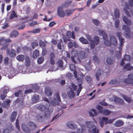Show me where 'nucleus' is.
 Returning a JSON list of instances; mask_svg holds the SVG:
<instances>
[{
  "label": "nucleus",
  "mask_w": 133,
  "mask_h": 133,
  "mask_svg": "<svg viewBox=\"0 0 133 133\" xmlns=\"http://www.w3.org/2000/svg\"><path fill=\"white\" fill-rule=\"evenodd\" d=\"M129 5H126L125 8L123 9V10L127 16L130 17L131 16L130 12L131 15H133V11L131 9L133 7V0H130L129 1Z\"/></svg>",
  "instance_id": "obj_2"
},
{
  "label": "nucleus",
  "mask_w": 133,
  "mask_h": 133,
  "mask_svg": "<svg viewBox=\"0 0 133 133\" xmlns=\"http://www.w3.org/2000/svg\"><path fill=\"white\" fill-rule=\"evenodd\" d=\"M91 48L93 49L95 47V45H97L99 43L100 40L99 37L97 36L94 37V40H91L90 41Z\"/></svg>",
  "instance_id": "obj_5"
},
{
  "label": "nucleus",
  "mask_w": 133,
  "mask_h": 133,
  "mask_svg": "<svg viewBox=\"0 0 133 133\" xmlns=\"http://www.w3.org/2000/svg\"><path fill=\"white\" fill-rule=\"evenodd\" d=\"M79 56L81 59H84L87 57V55L84 51H81L79 52Z\"/></svg>",
  "instance_id": "obj_28"
},
{
  "label": "nucleus",
  "mask_w": 133,
  "mask_h": 133,
  "mask_svg": "<svg viewBox=\"0 0 133 133\" xmlns=\"http://www.w3.org/2000/svg\"><path fill=\"white\" fill-rule=\"evenodd\" d=\"M22 92V91L21 90H19L17 92H16L14 95L15 96L17 97H18L19 95L21 94Z\"/></svg>",
  "instance_id": "obj_61"
},
{
  "label": "nucleus",
  "mask_w": 133,
  "mask_h": 133,
  "mask_svg": "<svg viewBox=\"0 0 133 133\" xmlns=\"http://www.w3.org/2000/svg\"><path fill=\"white\" fill-rule=\"evenodd\" d=\"M77 88V86L74 83H72L71 85L70 86L69 89L71 90H74L76 91Z\"/></svg>",
  "instance_id": "obj_34"
},
{
  "label": "nucleus",
  "mask_w": 133,
  "mask_h": 133,
  "mask_svg": "<svg viewBox=\"0 0 133 133\" xmlns=\"http://www.w3.org/2000/svg\"><path fill=\"white\" fill-rule=\"evenodd\" d=\"M17 115V112L14 111L12 112L10 118V121L11 122H13L15 120Z\"/></svg>",
  "instance_id": "obj_18"
},
{
  "label": "nucleus",
  "mask_w": 133,
  "mask_h": 133,
  "mask_svg": "<svg viewBox=\"0 0 133 133\" xmlns=\"http://www.w3.org/2000/svg\"><path fill=\"white\" fill-rule=\"evenodd\" d=\"M16 58L18 61L23 62L25 59V56L22 55H19L16 57Z\"/></svg>",
  "instance_id": "obj_26"
},
{
  "label": "nucleus",
  "mask_w": 133,
  "mask_h": 133,
  "mask_svg": "<svg viewBox=\"0 0 133 133\" xmlns=\"http://www.w3.org/2000/svg\"><path fill=\"white\" fill-rule=\"evenodd\" d=\"M44 60L43 57H41L38 58L37 60V62L38 64H41L42 63Z\"/></svg>",
  "instance_id": "obj_42"
},
{
  "label": "nucleus",
  "mask_w": 133,
  "mask_h": 133,
  "mask_svg": "<svg viewBox=\"0 0 133 133\" xmlns=\"http://www.w3.org/2000/svg\"><path fill=\"white\" fill-rule=\"evenodd\" d=\"M114 59V58L113 57H108L106 61L107 63L109 64H112L113 63Z\"/></svg>",
  "instance_id": "obj_33"
},
{
  "label": "nucleus",
  "mask_w": 133,
  "mask_h": 133,
  "mask_svg": "<svg viewBox=\"0 0 133 133\" xmlns=\"http://www.w3.org/2000/svg\"><path fill=\"white\" fill-rule=\"evenodd\" d=\"M62 43V41H60L57 44V47L58 49L61 50L62 49L61 44Z\"/></svg>",
  "instance_id": "obj_62"
},
{
  "label": "nucleus",
  "mask_w": 133,
  "mask_h": 133,
  "mask_svg": "<svg viewBox=\"0 0 133 133\" xmlns=\"http://www.w3.org/2000/svg\"><path fill=\"white\" fill-rule=\"evenodd\" d=\"M92 22L96 26H98L99 23V22L97 19H93L92 20Z\"/></svg>",
  "instance_id": "obj_53"
},
{
  "label": "nucleus",
  "mask_w": 133,
  "mask_h": 133,
  "mask_svg": "<svg viewBox=\"0 0 133 133\" xmlns=\"http://www.w3.org/2000/svg\"><path fill=\"white\" fill-rule=\"evenodd\" d=\"M114 100L115 102L118 104H122L124 103L123 99L118 97H115Z\"/></svg>",
  "instance_id": "obj_14"
},
{
  "label": "nucleus",
  "mask_w": 133,
  "mask_h": 133,
  "mask_svg": "<svg viewBox=\"0 0 133 133\" xmlns=\"http://www.w3.org/2000/svg\"><path fill=\"white\" fill-rule=\"evenodd\" d=\"M115 120V119H110L107 120L106 121V124H107L108 123H112Z\"/></svg>",
  "instance_id": "obj_63"
},
{
  "label": "nucleus",
  "mask_w": 133,
  "mask_h": 133,
  "mask_svg": "<svg viewBox=\"0 0 133 133\" xmlns=\"http://www.w3.org/2000/svg\"><path fill=\"white\" fill-rule=\"evenodd\" d=\"M128 76V78L124 79V82L125 84H131L133 86V73L129 74Z\"/></svg>",
  "instance_id": "obj_6"
},
{
  "label": "nucleus",
  "mask_w": 133,
  "mask_h": 133,
  "mask_svg": "<svg viewBox=\"0 0 133 133\" xmlns=\"http://www.w3.org/2000/svg\"><path fill=\"white\" fill-rule=\"evenodd\" d=\"M92 133H99L98 129L97 130L96 128H93L92 129Z\"/></svg>",
  "instance_id": "obj_64"
},
{
  "label": "nucleus",
  "mask_w": 133,
  "mask_h": 133,
  "mask_svg": "<svg viewBox=\"0 0 133 133\" xmlns=\"http://www.w3.org/2000/svg\"><path fill=\"white\" fill-rule=\"evenodd\" d=\"M32 48L34 49L35 47L37 46L38 45V44L37 42L35 41H34L31 44Z\"/></svg>",
  "instance_id": "obj_45"
},
{
  "label": "nucleus",
  "mask_w": 133,
  "mask_h": 133,
  "mask_svg": "<svg viewBox=\"0 0 133 133\" xmlns=\"http://www.w3.org/2000/svg\"><path fill=\"white\" fill-rule=\"evenodd\" d=\"M9 58L8 57H5L4 59V63L6 65H8L9 63Z\"/></svg>",
  "instance_id": "obj_57"
},
{
  "label": "nucleus",
  "mask_w": 133,
  "mask_h": 133,
  "mask_svg": "<svg viewBox=\"0 0 133 133\" xmlns=\"http://www.w3.org/2000/svg\"><path fill=\"white\" fill-rule=\"evenodd\" d=\"M31 61L29 57L28 56H26L25 58V65L26 66H29L30 64Z\"/></svg>",
  "instance_id": "obj_21"
},
{
  "label": "nucleus",
  "mask_w": 133,
  "mask_h": 133,
  "mask_svg": "<svg viewBox=\"0 0 133 133\" xmlns=\"http://www.w3.org/2000/svg\"><path fill=\"white\" fill-rule=\"evenodd\" d=\"M67 126L69 128L74 129L75 128V125L72 123V122H68L67 124Z\"/></svg>",
  "instance_id": "obj_32"
},
{
  "label": "nucleus",
  "mask_w": 133,
  "mask_h": 133,
  "mask_svg": "<svg viewBox=\"0 0 133 133\" xmlns=\"http://www.w3.org/2000/svg\"><path fill=\"white\" fill-rule=\"evenodd\" d=\"M79 125L81 127V130L78 129L77 131V133H84V129L85 128V125L81 124H80Z\"/></svg>",
  "instance_id": "obj_22"
},
{
  "label": "nucleus",
  "mask_w": 133,
  "mask_h": 133,
  "mask_svg": "<svg viewBox=\"0 0 133 133\" xmlns=\"http://www.w3.org/2000/svg\"><path fill=\"white\" fill-rule=\"evenodd\" d=\"M96 108L97 109L99 110L100 112L102 113L103 111L102 106L100 105H98L97 106Z\"/></svg>",
  "instance_id": "obj_58"
},
{
  "label": "nucleus",
  "mask_w": 133,
  "mask_h": 133,
  "mask_svg": "<svg viewBox=\"0 0 133 133\" xmlns=\"http://www.w3.org/2000/svg\"><path fill=\"white\" fill-rule=\"evenodd\" d=\"M70 70L72 71H74L75 70L76 67L75 65L73 64H71L70 66Z\"/></svg>",
  "instance_id": "obj_60"
},
{
  "label": "nucleus",
  "mask_w": 133,
  "mask_h": 133,
  "mask_svg": "<svg viewBox=\"0 0 133 133\" xmlns=\"http://www.w3.org/2000/svg\"><path fill=\"white\" fill-rule=\"evenodd\" d=\"M85 79L88 83H90L92 81V79L91 77L89 76H87L85 78Z\"/></svg>",
  "instance_id": "obj_49"
},
{
  "label": "nucleus",
  "mask_w": 133,
  "mask_h": 133,
  "mask_svg": "<svg viewBox=\"0 0 133 133\" xmlns=\"http://www.w3.org/2000/svg\"><path fill=\"white\" fill-rule=\"evenodd\" d=\"M16 126L18 130L19 131L20 130V127L19 123V121L18 119H17L16 121Z\"/></svg>",
  "instance_id": "obj_55"
},
{
  "label": "nucleus",
  "mask_w": 133,
  "mask_h": 133,
  "mask_svg": "<svg viewBox=\"0 0 133 133\" xmlns=\"http://www.w3.org/2000/svg\"><path fill=\"white\" fill-rule=\"evenodd\" d=\"M86 126L89 128H92L94 126L93 122L87 121L85 123Z\"/></svg>",
  "instance_id": "obj_31"
},
{
  "label": "nucleus",
  "mask_w": 133,
  "mask_h": 133,
  "mask_svg": "<svg viewBox=\"0 0 133 133\" xmlns=\"http://www.w3.org/2000/svg\"><path fill=\"white\" fill-rule=\"evenodd\" d=\"M22 128L23 130L26 133H30V130L26 127L24 124H22Z\"/></svg>",
  "instance_id": "obj_23"
},
{
  "label": "nucleus",
  "mask_w": 133,
  "mask_h": 133,
  "mask_svg": "<svg viewBox=\"0 0 133 133\" xmlns=\"http://www.w3.org/2000/svg\"><path fill=\"white\" fill-rule=\"evenodd\" d=\"M115 18L116 19H118L119 18V11L118 9H116L114 11Z\"/></svg>",
  "instance_id": "obj_24"
},
{
  "label": "nucleus",
  "mask_w": 133,
  "mask_h": 133,
  "mask_svg": "<svg viewBox=\"0 0 133 133\" xmlns=\"http://www.w3.org/2000/svg\"><path fill=\"white\" fill-rule=\"evenodd\" d=\"M45 94L49 96H51L52 95V91L49 87H46L45 88Z\"/></svg>",
  "instance_id": "obj_17"
},
{
  "label": "nucleus",
  "mask_w": 133,
  "mask_h": 133,
  "mask_svg": "<svg viewBox=\"0 0 133 133\" xmlns=\"http://www.w3.org/2000/svg\"><path fill=\"white\" fill-rule=\"evenodd\" d=\"M57 64L59 67L62 68L63 64V61L62 60H58L57 62Z\"/></svg>",
  "instance_id": "obj_43"
},
{
  "label": "nucleus",
  "mask_w": 133,
  "mask_h": 133,
  "mask_svg": "<svg viewBox=\"0 0 133 133\" xmlns=\"http://www.w3.org/2000/svg\"><path fill=\"white\" fill-rule=\"evenodd\" d=\"M39 99V96L36 94H35L32 98V101L34 103H36L38 101Z\"/></svg>",
  "instance_id": "obj_16"
},
{
  "label": "nucleus",
  "mask_w": 133,
  "mask_h": 133,
  "mask_svg": "<svg viewBox=\"0 0 133 133\" xmlns=\"http://www.w3.org/2000/svg\"><path fill=\"white\" fill-rule=\"evenodd\" d=\"M101 70L100 69H98L97 71L96 74V77L97 80L98 81L99 80V77L101 75Z\"/></svg>",
  "instance_id": "obj_38"
},
{
  "label": "nucleus",
  "mask_w": 133,
  "mask_h": 133,
  "mask_svg": "<svg viewBox=\"0 0 133 133\" xmlns=\"http://www.w3.org/2000/svg\"><path fill=\"white\" fill-rule=\"evenodd\" d=\"M46 42L43 41L42 40H40L39 41V46L43 48H45L46 46Z\"/></svg>",
  "instance_id": "obj_35"
},
{
  "label": "nucleus",
  "mask_w": 133,
  "mask_h": 133,
  "mask_svg": "<svg viewBox=\"0 0 133 133\" xmlns=\"http://www.w3.org/2000/svg\"><path fill=\"white\" fill-rule=\"evenodd\" d=\"M37 108L41 111H45L44 115L45 117L49 116L53 111L52 107L45 103H40L37 106Z\"/></svg>",
  "instance_id": "obj_1"
},
{
  "label": "nucleus",
  "mask_w": 133,
  "mask_h": 133,
  "mask_svg": "<svg viewBox=\"0 0 133 133\" xmlns=\"http://www.w3.org/2000/svg\"><path fill=\"white\" fill-rule=\"evenodd\" d=\"M56 98H56L54 99L53 101L52 102V104L54 106H55L56 105H60L59 103L58 102V101L59 102H61L59 95L58 93L56 94Z\"/></svg>",
  "instance_id": "obj_7"
},
{
  "label": "nucleus",
  "mask_w": 133,
  "mask_h": 133,
  "mask_svg": "<svg viewBox=\"0 0 133 133\" xmlns=\"http://www.w3.org/2000/svg\"><path fill=\"white\" fill-rule=\"evenodd\" d=\"M130 56L129 55L126 54L124 55V59L125 61H129L130 60Z\"/></svg>",
  "instance_id": "obj_51"
},
{
  "label": "nucleus",
  "mask_w": 133,
  "mask_h": 133,
  "mask_svg": "<svg viewBox=\"0 0 133 133\" xmlns=\"http://www.w3.org/2000/svg\"><path fill=\"white\" fill-rule=\"evenodd\" d=\"M98 34L100 36H102L103 39L105 40L104 44L107 46H110L111 44V42L108 40V36L104 30H98Z\"/></svg>",
  "instance_id": "obj_3"
},
{
  "label": "nucleus",
  "mask_w": 133,
  "mask_h": 133,
  "mask_svg": "<svg viewBox=\"0 0 133 133\" xmlns=\"http://www.w3.org/2000/svg\"><path fill=\"white\" fill-rule=\"evenodd\" d=\"M110 39L113 45H116L117 44V40L116 37L113 36L110 37Z\"/></svg>",
  "instance_id": "obj_19"
},
{
  "label": "nucleus",
  "mask_w": 133,
  "mask_h": 133,
  "mask_svg": "<svg viewBox=\"0 0 133 133\" xmlns=\"http://www.w3.org/2000/svg\"><path fill=\"white\" fill-rule=\"evenodd\" d=\"M124 124L123 121L121 120H119L116 121L114 124V125L117 127L123 126Z\"/></svg>",
  "instance_id": "obj_20"
},
{
  "label": "nucleus",
  "mask_w": 133,
  "mask_h": 133,
  "mask_svg": "<svg viewBox=\"0 0 133 133\" xmlns=\"http://www.w3.org/2000/svg\"><path fill=\"white\" fill-rule=\"evenodd\" d=\"M79 86V88L77 92V96H78L79 94L81 91L82 89L83 88V87H82V84L81 83H79L78 85Z\"/></svg>",
  "instance_id": "obj_41"
},
{
  "label": "nucleus",
  "mask_w": 133,
  "mask_h": 133,
  "mask_svg": "<svg viewBox=\"0 0 133 133\" xmlns=\"http://www.w3.org/2000/svg\"><path fill=\"white\" fill-rule=\"evenodd\" d=\"M130 31H125L124 32V34L125 35L126 37L129 38H130L131 37V35L130 34Z\"/></svg>",
  "instance_id": "obj_54"
},
{
  "label": "nucleus",
  "mask_w": 133,
  "mask_h": 133,
  "mask_svg": "<svg viewBox=\"0 0 133 133\" xmlns=\"http://www.w3.org/2000/svg\"><path fill=\"white\" fill-rule=\"evenodd\" d=\"M49 57H50V62L51 64L52 65L55 64V55L54 53L50 52Z\"/></svg>",
  "instance_id": "obj_8"
},
{
  "label": "nucleus",
  "mask_w": 133,
  "mask_h": 133,
  "mask_svg": "<svg viewBox=\"0 0 133 133\" xmlns=\"http://www.w3.org/2000/svg\"><path fill=\"white\" fill-rule=\"evenodd\" d=\"M123 21L125 24L127 25H124L122 27V30H123L130 31V28L128 26V25H131V22L130 20L126 16H124L123 18Z\"/></svg>",
  "instance_id": "obj_4"
},
{
  "label": "nucleus",
  "mask_w": 133,
  "mask_h": 133,
  "mask_svg": "<svg viewBox=\"0 0 133 133\" xmlns=\"http://www.w3.org/2000/svg\"><path fill=\"white\" fill-rule=\"evenodd\" d=\"M123 69L127 71H130L133 70V66L131 65L130 63H128L124 65Z\"/></svg>",
  "instance_id": "obj_13"
},
{
  "label": "nucleus",
  "mask_w": 133,
  "mask_h": 133,
  "mask_svg": "<svg viewBox=\"0 0 133 133\" xmlns=\"http://www.w3.org/2000/svg\"><path fill=\"white\" fill-rule=\"evenodd\" d=\"M91 62L89 61V64H87L85 65V68L88 70L90 71L91 69Z\"/></svg>",
  "instance_id": "obj_47"
},
{
  "label": "nucleus",
  "mask_w": 133,
  "mask_h": 133,
  "mask_svg": "<svg viewBox=\"0 0 133 133\" xmlns=\"http://www.w3.org/2000/svg\"><path fill=\"white\" fill-rule=\"evenodd\" d=\"M67 94L69 97L70 99H72L75 96L74 91L70 90L67 93Z\"/></svg>",
  "instance_id": "obj_25"
},
{
  "label": "nucleus",
  "mask_w": 133,
  "mask_h": 133,
  "mask_svg": "<svg viewBox=\"0 0 133 133\" xmlns=\"http://www.w3.org/2000/svg\"><path fill=\"white\" fill-rule=\"evenodd\" d=\"M11 101L9 99H7L2 103V106L4 108L6 109H8L10 106L9 103Z\"/></svg>",
  "instance_id": "obj_12"
},
{
  "label": "nucleus",
  "mask_w": 133,
  "mask_h": 133,
  "mask_svg": "<svg viewBox=\"0 0 133 133\" xmlns=\"http://www.w3.org/2000/svg\"><path fill=\"white\" fill-rule=\"evenodd\" d=\"M115 56L118 59L121 58V51H117L116 52Z\"/></svg>",
  "instance_id": "obj_44"
},
{
  "label": "nucleus",
  "mask_w": 133,
  "mask_h": 133,
  "mask_svg": "<svg viewBox=\"0 0 133 133\" xmlns=\"http://www.w3.org/2000/svg\"><path fill=\"white\" fill-rule=\"evenodd\" d=\"M71 54L72 56L76 57L77 56V51L75 49H72L71 50Z\"/></svg>",
  "instance_id": "obj_46"
},
{
  "label": "nucleus",
  "mask_w": 133,
  "mask_h": 133,
  "mask_svg": "<svg viewBox=\"0 0 133 133\" xmlns=\"http://www.w3.org/2000/svg\"><path fill=\"white\" fill-rule=\"evenodd\" d=\"M69 48L71 49L73 46V43L71 42H69L68 44Z\"/></svg>",
  "instance_id": "obj_59"
},
{
  "label": "nucleus",
  "mask_w": 133,
  "mask_h": 133,
  "mask_svg": "<svg viewBox=\"0 0 133 133\" xmlns=\"http://www.w3.org/2000/svg\"><path fill=\"white\" fill-rule=\"evenodd\" d=\"M79 40L80 42L83 44H88V41L83 37H81L79 38Z\"/></svg>",
  "instance_id": "obj_36"
},
{
  "label": "nucleus",
  "mask_w": 133,
  "mask_h": 133,
  "mask_svg": "<svg viewBox=\"0 0 133 133\" xmlns=\"http://www.w3.org/2000/svg\"><path fill=\"white\" fill-rule=\"evenodd\" d=\"M102 113L104 115H108L111 113V112L109 110L105 109L103 110Z\"/></svg>",
  "instance_id": "obj_39"
},
{
  "label": "nucleus",
  "mask_w": 133,
  "mask_h": 133,
  "mask_svg": "<svg viewBox=\"0 0 133 133\" xmlns=\"http://www.w3.org/2000/svg\"><path fill=\"white\" fill-rule=\"evenodd\" d=\"M76 10V9L73 10L71 9H67L65 11V14H66V15L67 16H68L70 15H71L72 14L73 12H74Z\"/></svg>",
  "instance_id": "obj_15"
},
{
  "label": "nucleus",
  "mask_w": 133,
  "mask_h": 133,
  "mask_svg": "<svg viewBox=\"0 0 133 133\" xmlns=\"http://www.w3.org/2000/svg\"><path fill=\"white\" fill-rule=\"evenodd\" d=\"M12 40L10 39H5L4 38H1L0 39V44L2 45L6 43L11 42Z\"/></svg>",
  "instance_id": "obj_11"
},
{
  "label": "nucleus",
  "mask_w": 133,
  "mask_h": 133,
  "mask_svg": "<svg viewBox=\"0 0 133 133\" xmlns=\"http://www.w3.org/2000/svg\"><path fill=\"white\" fill-rule=\"evenodd\" d=\"M47 53V50L45 48H43L42 49V54L43 56L46 55Z\"/></svg>",
  "instance_id": "obj_56"
},
{
  "label": "nucleus",
  "mask_w": 133,
  "mask_h": 133,
  "mask_svg": "<svg viewBox=\"0 0 133 133\" xmlns=\"http://www.w3.org/2000/svg\"><path fill=\"white\" fill-rule=\"evenodd\" d=\"M17 17V15L16 14L15 11L13 10L12 13L11 14L9 17V18L10 19H12L15 17Z\"/></svg>",
  "instance_id": "obj_40"
},
{
  "label": "nucleus",
  "mask_w": 133,
  "mask_h": 133,
  "mask_svg": "<svg viewBox=\"0 0 133 133\" xmlns=\"http://www.w3.org/2000/svg\"><path fill=\"white\" fill-rule=\"evenodd\" d=\"M40 28H39L34 29L32 31H31L30 32L34 34H36L39 33L40 32Z\"/></svg>",
  "instance_id": "obj_50"
},
{
  "label": "nucleus",
  "mask_w": 133,
  "mask_h": 133,
  "mask_svg": "<svg viewBox=\"0 0 133 133\" xmlns=\"http://www.w3.org/2000/svg\"><path fill=\"white\" fill-rule=\"evenodd\" d=\"M108 119V118L106 117H103L102 118V120L100 122V124L101 127H103L105 122L106 123V121Z\"/></svg>",
  "instance_id": "obj_29"
},
{
  "label": "nucleus",
  "mask_w": 133,
  "mask_h": 133,
  "mask_svg": "<svg viewBox=\"0 0 133 133\" xmlns=\"http://www.w3.org/2000/svg\"><path fill=\"white\" fill-rule=\"evenodd\" d=\"M18 35V32L16 31H14L11 32L10 34V37L11 38L16 37Z\"/></svg>",
  "instance_id": "obj_30"
},
{
  "label": "nucleus",
  "mask_w": 133,
  "mask_h": 133,
  "mask_svg": "<svg viewBox=\"0 0 133 133\" xmlns=\"http://www.w3.org/2000/svg\"><path fill=\"white\" fill-rule=\"evenodd\" d=\"M123 97L124 99L127 102H131V99L129 98L128 96L123 95Z\"/></svg>",
  "instance_id": "obj_48"
},
{
  "label": "nucleus",
  "mask_w": 133,
  "mask_h": 133,
  "mask_svg": "<svg viewBox=\"0 0 133 133\" xmlns=\"http://www.w3.org/2000/svg\"><path fill=\"white\" fill-rule=\"evenodd\" d=\"M115 25L116 28H118L119 27V21L118 19L115 21Z\"/></svg>",
  "instance_id": "obj_52"
},
{
  "label": "nucleus",
  "mask_w": 133,
  "mask_h": 133,
  "mask_svg": "<svg viewBox=\"0 0 133 133\" xmlns=\"http://www.w3.org/2000/svg\"><path fill=\"white\" fill-rule=\"evenodd\" d=\"M57 12L58 15L60 17L62 18L65 16V14L63 10L60 7L58 8Z\"/></svg>",
  "instance_id": "obj_10"
},
{
  "label": "nucleus",
  "mask_w": 133,
  "mask_h": 133,
  "mask_svg": "<svg viewBox=\"0 0 133 133\" xmlns=\"http://www.w3.org/2000/svg\"><path fill=\"white\" fill-rule=\"evenodd\" d=\"M39 51L37 49L35 50L33 52V57L34 58H36L37 57L39 56Z\"/></svg>",
  "instance_id": "obj_27"
},
{
  "label": "nucleus",
  "mask_w": 133,
  "mask_h": 133,
  "mask_svg": "<svg viewBox=\"0 0 133 133\" xmlns=\"http://www.w3.org/2000/svg\"><path fill=\"white\" fill-rule=\"evenodd\" d=\"M28 125L30 128L32 129H35L36 127V124L34 123L30 122L28 123Z\"/></svg>",
  "instance_id": "obj_37"
},
{
  "label": "nucleus",
  "mask_w": 133,
  "mask_h": 133,
  "mask_svg": "<svg viewBox=\"0 0 133 133\" xmlns=\"http://www.w3.org/2000/svg\"><path fill=\"white\" fill-rule=\"evenodd\" d=\"M7 54L10 55L11 57H14L16 56L15 50L13 49H11L10 51L9 49L6 50Z\"/></svg>",
  "instance_id": "obj_9"
}]
</instances>
